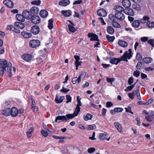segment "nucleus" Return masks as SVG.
<instances>
[{
  "mask_svg": "<svg viewBox=\"0 0 154 154\" xmlns=\"http://www.w3.org/2000/svg\"><path fill=\"white\" fill-rule=\"evenodd\" d=\"M106 37L108 41L110 42H113L115 38L114 36H110L108 35H106Z\"/></svg>",
  "mask_w": 154,
  "mask_h": 154,
  "instance_id": "obj_47",
  "label": "nucleus"
},
{
  "mask_svg": "<svg viewBox=\"0 0 154 154\" xmlns=\"http://www.w3.org/2000/svg\"><path fill=\"white\" fill-rule=\"evenodd\" d=\"M147 42L152 46V47H154V40L153 39H149L148 41Z\"/></svg>",
  "mask_w": 154,
  "mask_h": 154,
  "instance_id": "obj_61",
  "label": "nucleus"
},
{
  "mask_svg": "<svg viewBox=\"0 0 154 154\" xmlns=\"http://www.w3.org/2000/svg\"><path fill=\"white\" fill-rule=\"evenodd\" d=\"M22 14L25 18L27 19H31L32 15V14H31L30 11L29 12V11L27 10L24 11Z\"/></svg>",
  "mask_w": 154,
  "mask_h": 154,
  "instance_id": "obj_11",
  "label": "nucleus"
},
{
  "mask_svg": "<svg viewBox=\"0 0 154 154\" xmlns=\"http://www.w3.org/2000/svg\"><path fill=\"white\" fill-rule=\"evenodd\" d=\"M112 25L115 28H120L121 27L120 25L115 20L112 22Z\"/></svg>",
  "mask_w": 154,
  "mask_h": 154,
  "instance_id": "obj_44",
  "label": "nucleus"
},
{
  "mask_svg": "<svg viewBox=\"0 0 154 154\" xmlns=\"http://www.w3.org/2000/svg\"><path fill=\"white\" fill-rule=\"evenodd\" d=\"M61 13L64 16L66 17L70 16L72 14V11L70 10H62L61 11Z\"/></svg>",
  "mask_w": 154,
  "mask_h": 154,
  "instance_id": "obj_17",
  "label": "nucleus"
},
{
  "mask_svg": "<svg viewBox=\"0 0 154 154\" xmlns=\"http://www.w3.org/2000/svg\"><path fill=\"white\" fill-rule=\"evenodd\" d=\"M120 61L121 60L119 59L111 57L110 60V63L112 64L117 65Z\"/></svg>",
  "mask_w": 154,
  "mask_h": 154,
  "instance_id": "obj_20",
  "label": "nucleus"
},
{
  "mask_svg": "<svg viewBox=\"0 0 154 154\" xmlns=\"http://www.w3.org/2000/svg\"><path fill=\"white\" fill-rule=\"evenodd\" d=\"M70 3L69 0H62L59 2V5L63 7L66 6Z\"/></svg>",
  "mask_w": 154,
  "mask_h": 154,
  "instance_id": "obj_18",
  "label": "nucleus"
},
{
  "mask_svg": "<svg viewBox=\"0 0 154 154\" xmlns=\"http://www.w3.org/2000/svg\"><path fill=\"white\" fill-rule=\"evenodd\" d=\"M53 137L56 139H66V137H64L61 136V137H58V136L56 135H53L52 136Z\"/></svg>",
  "mask_w": 154,
  "mask_h": 154,
  "instance_id": "obj_57",
  "label": "nucleus"
},
{
  "mask_svg": "<svg viewBox=\"0 0 154 154\" xmlns=\"http://www.w3.org/2000/svg\"><path fill=\"white\" fill-rule=\"evenodd\" d=\"M39 9L38 8L36 7H33L30 9V11L32 15H35L39 13Z\"/></svg>",
  "mask_w": 154,
  "mask_h": 154,
  "instance_id": "obj_15",
  "label": "nucleus"
},
{
  "mask_svg": "<svg viewBox=\"0 0 154 154\" xmlns=\"http://www.w3.org/2000/svg\"><path fill=\"white\" fill-rule=\"evenodd\" d=\"M31 100H32L31 109H33V108H35L36 109V106L34 99L32 97H31Z\"/></svg>",
  "mask_w": 154,
  "mask_h": 154,
  "instance_id": "obj_45",
  "label": "nucleus"
},
{
  "mask_svg": "<svg viewBox=\"0 0 154 154\" xmlns=\"http://www.w3.org/2000/svg\"><path fill=\"white\" fill-rule=\"evenodd\" d=\"M142 63L141 62H138L136 66V68L138 69H141Z\"/></svg>",
  "mask_w": 154,
  "mask_h": 154,
  "instance_id": "obj_58",
  "label": "nucleus"
},
{
  "mask_svg": "<svg viewBox=\"0 0 154 154\" xmlns=\"http://www.w3.org/2000/svg\"><path fill=\"white\" fill-rule=\"evenodd\" d=\"M149 19V17L147 16H144L143 19H141L140 20V23H145L147 21H148Z\"/></svg>",
  "mask_w": 154,
  "mask_h": 154,
  "instance_id": "obj_36",
  "label": "nucleus"
},
{
  "mask_svg": "<svg viewBox=\"0 0 154 154\" xmlns=\"http://www.w3.org/2000/svg\"><path fill=\"white\" fill-rule=\"evenodd\" d=\"M82 63V61H76L75 62V64L76 69L78 70V67L81 65V63Z\"/></svg>",
  "mask_w": 154,
  "mask_h": 154,
  "instance_id": "obj_52",
  "label": "nucleus"
},
{
  "mask_svg": "<svg viewBox=\"0 0 154 154\" xmlns=\"http://www.w3.org/2000/svg\"><path fill=\"white\" fill-rule=\"evenodd\" d=\"M118 44L120 46L124 48L127 47L128 45L126 42L121 40L119 41Z\"/></svg>",
  "mask_w": 154,
  "mask_h": 154,
  "instance_id": "obj_29",
  "label": "nucleus"
},
{
  "mask_svg": "<svg viewBox=\"0 0 154 154\" xmlns=\"http://www.w3.org/2000/svg\"><path fill=\"white\" fill-rule=\"evenodd\" d=\"M132 26L135 28H137L140 26V22L138 20H135L132 23Z\"/></svg>",
  "mask_w": 154,
  "mask_h": 154,
  "instance_id": "obj_38",
  "label": "nucleus"
},
{
  "mask_svg": "<svg viewBox=\"0 0 154 154\" xmlns=\"http://www.w3.org/2000/svg\"><path fill=\"white\" fill-rule=\"evenodd\" d=\"M122 5L125 7L128 8L131 6V3L130 0H123Z\"/></svg>",
  "mask_w": 154,
  "mask_h": 154,
  "instance_id": "obj_22",
  "label": "nucleus"
},
{
  "mask_svg": "<svg viewBox=\"0 0 154 154\" xmlns=\"http://www.w3.org/2000/svg\"><path fill=\"white\" fill-rule=\"evenodd\" d=\"M129 53H128L126 51L123 54V55L121 57V59L122 60H123L128 62V60L127 59V58L130 59L132 57L131 55V49H129L128 50Z\"/></svg>",
  "mask_w": 154,
  "mask_h": 154,
  "instance_id": "obj_2",
  "label": "nucleus"
},
{
  "mask_svg": "<svg viewBox=\"0 0 154 154\" xmlns=\"http://www.w3.org/2000/svg\"><path fill=\"white\" fill-rule=\"evenodd\" d=\"M21 34L25 38H29L32 36L31 33L27 32H22Z\"/></svg>",
  "mask_w": 154,
  "mask_h": 154,
  "instance_id": "obj_37",
  "label": "nucleus"
},
{
  "mask_svg": "<svg viewBox=\"0 0 154 154\" xmlns=\"http://www.w3.org/2000/svg\"><path fill=\"white\" fill-rule=\"evenodd\" d=\"M16 17L18 20L22 22H24L25 20V18L23 14H16Z\"/></svg>",
  "mask_w": 154,
  "mask_h": 154,
  "instance_id": "obj_27",
  "label": "nucleus"
},
{
  "mask_svg": "<svg viewBox=\"0 0 154 154\" xmlns=\"http://www.w3.org/2000/svg\"><path fill=\"white\" fill-rule=\"evenodd\" d=\"M15 25L17 26V27H18L20 29H23L25 27V25L23 23L16 22L15 23Z\"/></svg>",
  "mask_w": 154,
  "mask_h": 154,
  "instance_id": "obj_31",
  "label": "nucleus"
},
{
  "mask_svg": "<svg viewBox=\"0 0 154 154\" xmlns=\"http://www.w3.org/2000/svg\"><path fill=\"white\" fill-rule=\"evenodd\" d=\"M107 137L108 136L106 134L101 133L100 135L99 138L100 140H104L106 139L107 141H109L110 137H109L108 138H107Z\"/></svg>",
  "mask_w": 154,
  "mask_h": 154,
  "instance_id": "obj_24",
  "label": "nucleus"
},
{
  "mask_svg": "<svg viewBox=\"0 0 154 154\" xmlns=\"http://www.w3.org/2000/svg\"><path fill=\"white\" fill-rule=\"evenodd\" d=\"M71 119L69 114H66V116H59L56 117L55 119V122H57L58 120H60L62 121H66L68 120Z\"/></svg>",
  "mask_w": 154,
  "mask_h": 154,
  "instance_id": "obj_3",
  "label": "nucleus"
},
{
  "mask_svg": "<svg viewBox=\"0 0 154 154\" xmlns=\"http://www.w3.org/2000/svg\"><path fill=\"white\" fill-rule=\"evenodd\" d=\"M134 79L132 77H130L129 78L128 81V83L130 85H131L132 84L133 82Z\"/></svg>",
  "mask_w": 154,
  "mask_h": 154,
  "instance_id": "obj_63",
  "label": "nucleus"
},
{
  "mask_svg": "<svg viewBox=\"0 0 154 154\" xmlns=\"http://www.w3.org/2000/svg\"><path fill=\"white\" fill-rule=\"evenodd\" d=\"M8 63L7 60L3 59H0V74L2 76L3 75L4 71L6 70Z\"/></svg>",
  "mask_w": 154,
  "mask_h": 154,
  "instance_id": "obj_1",
  "label": "nucleus"
},
{
  "mask_svg": "<svg viewBox=\"0 0 154 154\" xmlns=\"http://www.w3.org/2000/svg\"><path fill=\"white\" fill-rule=\"evenodd\" d=\"M40 44V41L38 40H32L29 42L30 46L32 48H36Z\"/></svg>",
  "mask_w": 154,
  "mask_h": 154,
  "instance_id": "obj_4",
  "label": "nucleus"
},
{
  "mask_svg": "<svg viewBox=\"0 0 154 154\" xmlns=\"http://www.w3.org/2000/svg\"><path fill=\"white\" fill-rule=\"evenodd\" d=\"M86 75V73L85 72H82L81 74L79 76V78L81 80V79H84Z\"/></svg>",
  "mask_w": 154,
  "mask_h": 154,
  "instance_id": "obj_51",
  "label": "nucleus"
},
{
  "mask_svg": "<svg viewBox=\"0 0 154 154\" xmlns=\"http://www.w3.org/2000/svg\"><path fill=\"white\" fill-rule=\"evenodd\" d=\"M64 98V97L63 96H61L59 97V94H57L55 98V101L57 103H60L63 102Z\"/></svg>",
  "mask_w": 154,
  "mask_h": 154,
  "instance_id": "obj_19",
  "label": "nucleus"
},
{
  "mask_svg": "<svg viewBox=\"0 0 154 154\" xmlns=\"http://www.w3.org/2000/svg\"><path fill=\"white\" fill-rule=\"evenodd\" d=\"M22 57L25 60L27 61L30 60L32 58L31 55L28 54H23Z\"/></svg>",
  "mask_w": 154,
  "mask_h": 154,
  "instance_id": "obj_30",
  "label": "nucleus"
},
{
  "mask_svg": "<svg viewBox=\"0 0 154 154\" xmlns=\"http://www.w3.org/2000/svg\"><path fill=\"white\" fill-rule=\"evenodd\" d=\"M124 13L131 16H133L134 15V12L133 10L128 8H127L125 9Z\"/></svg>",
  "mask_w": 154,
  "mask_h": 154,
  "instance_id": "obj_12",
  "label": "nucleus"
},
{
  "mask_svg": "<svg viewBox=\"0 0 154 154\" xmlns=\"http://www.w3.org/2000/svg\"><path fill=\"white\" fill-rule=\"evenodd\" d=\"M31 31L33 34L36 35L39 32L40 29L38 26L34 25L32 27Z\"/></svg>",
  "mask_w": 154,
  "mask_h": 154,
  "instance_id": "obj_9",
  "label": "nucleus"
},
{
  "mask_svg": "<svg viewBox=\"0 0 154 154\" xmlns=\"http://www.w3.org/2000/svg\"><path fill=\"white\" fill-rule=\"evenodd\" d=\"M106 81L109 83H110L111 85H112V82L115 81V79L114 78H109L107 77L106 79Z\"/></svg>",
  "mask_w": 154,
  "mask_h": 154,
  "instance_id": "obj_46",
  "label": "nucleus"
},
{
  "mask_svg": "<svg viewBox=\"0 0 154 154\" xmlns=\"http://www.w3.org/2000/svg\"><path fill=\"white\" fill-rule=\"evenodd\" d=\"M88 36L89 38H91L90 40L91 41H99L98 35L89 32L88 33Z\"/></svg>",
  "mask_w": 154,
  "mask_h": 154,
  "instance_id": "obj_6",
  "label": "nucleus"
},
{
  "mask_svg": "<svg viewBox=\"0 0 154 154\" xmlns=\"http://www.w3.org/2000/svg\"><path fill=\"white\" fill-rule=\"evenodd\" d=\"M95 150V149L94 147H91L89 148L88 150V152L91 153L94 152Z\"/></svg>",
  "mask_w": 154,
  "mask_h": 154,
  "instance_id": "obj_59",
  "label": "nucleus"
},
{
  "mask_svg": "<svg viewBox=\"0 0 154 154\" xmlns=\"http://www.w3.org/2000/svg\"><path fill=\"white\" fill-rule=\"evenodd\" d=\"M145 118L148 122H151L152 121V119H154V115L152 114L147 115L146 116Z\"/></svg>",
  "mask_w": 154,
  "mask_h": 154,
  "instance_id": "obj_35",
  "label": "nucleus"
},
{
  "mask_svg": "<svg viewBox=\"0 0 154 154\" xmlns=\"http://www.w3.org/2000/svg\"><path fill=\"white\" fill-rule=\"evenodd\" d=\"M123 13H115V15L116 18L120 21L123 20L125 18V16Z\"/></svg>",
  "mask_w": 154,
  "mask_h": 154,
  "instance_id": "obj_7",
  "label": "nucleus"
},
{
  "mask_svg": "<svg viewBox=\"0 0 154 154\" xmlns=\"http://www.w3.org/2000/svg\"><path fill=\"white\" fill-rule=\"evenodd\" d=\"M69 22L71 24L69 25L68 26L69 31L72 32H74L76 31V29L73 26H74L73 23H72L70 20H69Z\"/></svg>",
  "mask_w": 154,
  "mask_h": 154,
  "instance_id": "obj_26",
  "label": "nucleus"
},
{
  "mask_svg": "<svg viewBox=\"0 0 154 154\" xmlns=\"http://www.w3.org/2000/svg\"><path fill=\"white\" fill-rule=\"evenodd\" d=\"M12 64L10 62H9L8 63V66L7 67V70L8 72H11L12 70Z\"/></svg>",
  "mask_w": 154,
  "mask_h": 154,
  "instance_id": "obj_48",
  "label": "nucleus"
},
{
  "mask_svg": "<svg viewBox=\"0 0 154 154\" xmlns=\"http://www.w3.org/2000/svg\"><path fill=\"white\" fill-rule=\"evenodd\" d=\"M97 14L100 16L105 17L107 15V13L106 11L104 9L102 8L97 11Z\"/></svg>",
  "mask_w": 154,
  "mask_h": 154,
  "instance_id": "obj_14",
  "label": "nucleus"
},
{
  "mask_svg": "<svg viewBox=\"0 0 154 154\" xmlns=\"http://www.w3.org/2000/svg\"><path fill=\"white\" fill-rule=\"evenodd\" d=\"M53 20L52 19H50L49 20L48 27L50 29H52L53 28Z\"/></svg>",
  "mask_w": 154,
  "mask_h": 154,
  "instance_id": "obj_42",
  "label": "nucleus"
},
{
  "mask_svg": "<svg viewBox=\"0 0 154 154\" xmlns=\"http://www.w3.org/2000/svg\"><path fill=\"white\" fill-rule=\"evenodd\" d=\"M11 109L10 108H5L1 111V113L3 115L8 116L10 114Z\"/></svg>",
  "mask_w": 154,
  "mask_h": 154,
  "instance_id": "obj_21",
  "label": "nucleus"
},
{
  "mask_svg": "<svg viewBox=\"0 0 154 154\" xmlns=\"http://www.w3.org/2000/svg\"><path fill=\"white\" fill-rule=\"evenodd\" d=\"M17 26L14 25L13 31L16 33H19L20 32V28L18 27H17Z\"/></svg>",
  "mask_w": 154,
  "mask_h": 154,
  "instance_id": "obj_54",
  "label": "nucleus"
},
{
  "mask_svg": "<svg viewBox=\"0 0 154 154\" xmlns=\"http://www.w3.org/2000/svg\"><path fill=\"white\" fill-rule=\"evenodd\" d=\"M48 12L45 10H42L40 12V15L41 17L43 18L46 17L48 15Z\"/></svg>",
  "mask_w": 154,
  "mask_h": 154,
  "instance_id": "obj_32",
  "label": "nucleus"
},
{
  "mask_svg": "<svg viewBox=\"0 0 154 154\" xmlns=\"http://www.w3.org/2000/svg\"><path fill=\"white\" fill-rule=\"evenodd\" d=\"M109 17L112 22L115 20L116 18L115 15L114 16V15L112 14H109Z\"/></svg>",
  "mask_w": 154,
  "mask_h": 154,
  "instance_id": "obj_56",
  "label": "nucleus"
},
{
  "mask_svg": "<svg viewBox=\"0 0 154 154\" xmlns=\"http://www.w3.org/2000/svg\"><path fill=\"white\" fill-rule=\"evenodd\" d=\"M80 107H76L73 114H69L71 119L77 116L80 111Z\"/></svg>",
  "mask_w": 154,
  "mask_h": 154,
  "instance_id": "obj_8",
  "label": "nucleus"
},
{
  "mask_svg": "<svg viewBox=\"0 0 154 154\" xmlns=\"http://www.w3.org/2000/svg\"><path fill=\"white\" fill-rule=\"evenodd\" d=\"M143 62L146 63H151L152 60V59L151 57H145L143 59Z\"/></svg>",
  "mask_w": 154,
  "mask_h": 154,
  "instance_id": "obj_39",
  "label": "nucleus"
},
{
  "mask_svg": "<svg viewBox=\"0 0 154 154\" xmlns=\"http://www.w3.org/2000/svg\"><path fill=\"white\" fill-rule=\"evenodd\" d=\"M66 98L67 100L66 103H67L69 102H70L72 101V97L69 95H66Z\"/></svg>",
  "mask_w": 154,
  "mask_h": 154,
  "instance_id": "obj_53",
  "label": "nucleus"
},
{
  "mask_svg": "<svg viewBox=\"0 0 154 154\" xmlns=\"http://www.w3.org/2000/svg\"><path fill=\"white\" fill-rule=\"evenodd\" d=\"M41 132L44 137H46L48 136V133L47 131H45L44 130H42L41 131Z\"/></svg>",
  "mask_w": 154,
  "mask_h": 154,
  "instance_id": "obj_60",
  "label": "nucleus"
},
{
  "mask_svg": "<svg viewBox=\"0 0 154 154\" xmlns=\"http://www.w3.org/2000/svg\"><path fill=\"white\" fill-rule=\"evenodd\" d=\"M3 3L9 8H12L14 7L13 0H4Z\"/></svg>",
  "mask_w": 154,
  "mask_h": 154,
  "instance_id": "obj_10",
  "label": "nucleus"
},
{
  "mask_svg": "<svg viewBox=\"0 0 154 154\" xmlns=\"http://www.w3.org/2000/svg\"><path fill=\"white\" fill-rule=\"evenodd\" d=\"M136 57L137 59L138 60H141L142 59V57L141 55L139 52H138L137 53Z\"/></svg>",
  "mask_w": 154,
  "mask_h": 154,
  "instance_id": "obj_55",
  "label": "nucleus"
},
{
  "mask_svg": "<svg viewBox=\"0 0 154 154\" xmlns=\"http://www.w3.org/2000/svg\"><path fill=\"white\" fill-rule=\"evenodd\" d=\"M140 72L139 71H134L133 73V75L137 77H138L140 75Z\"/></svg>",
  "mask_w": 154,
  "mask_h": 154,
  "instance_id": "obj_62",
  "label": "nucleus"
},
{
  "mask_svg": "<svg viewBox=\"0 0 154 154\" xmlns=\"http://www.w3.org/2000/svg\"><path fill=\"white\" fill-rule=\"evenodd\" d=\"M30 20H31L32 23L35 24H38L41 22L39 17L36 15H32Z\"/></svg>",
  "mask_w": 154,
  "mask_h": 154,
  "instance_id": "obj_5",
  "label": "nucleus"
},
{
  "mask_svg": "<svg viewBox=\"0 0 154 154\" xmlns=\"http://www.w3.org/2000/svg\"><path fill=\"white\" fill-rule=\"evenodd\" d=\"M107 31L110 34H112L114 32L113 28L111 26H108L107 28Z\"/></svg>",
  "mask_w": 154,
  "mask_h": 154,
  "instance_id": "obj_40",
  "label": "nucleus"
},
{
  "mask_svg": "<svg viewBox=\"0 0 154 154\" xmlns=\"http://www.w3.org/2000/svg\"><path fill=\"white\" fill-rule=\"evenodd\" d=\"M93 116L90 113H88L86 116L84 115L83 117L84 120L86 121L91 119Z\"/></svg>",
  "mask_w": 154,
  "mask_h": 154,
  "instance_id": "obj_33",
  "label": "nucleus"
},
{
  "mask_svg": "<svg viewBox=\"0 0 154 154\" xmlns=\"http://www.w3.org/2000/svg\"><path fill=\"white\" fill-rule=\"evenodd\" d=\"M69 91V89H67L64 88V87H63L62 89L60 90V91L63 93H66Z\"/></svg>",
  "mask_w": 154,
  "mask_h": 154,
  "instance_id": "obj_64",
  "label": "nucleus"
},
{
  "mask_svg": "<svg viewBox=\"0 0 154 154\" xmlns=\"http://www.w3.org/2000/svg\"><path fill=\"white\" fill-rule=\"evenodd\" d=\"M139 88L138 87L137 91L134 90L131 93H129L128 94L129 97L131 100L133 99L134 96L138 94V93H139Z\"/></svg>",
  "mask_w": 154,
  "mask_h": 154,
  "instance_id": "obj_13",
  "label": "nucleus"
},
{
  "mask_svg": "<svg viewBox=\"0 0 154 154\" xmlns=\"http://www.w3.org/2000/svg\"><path fill=\"white\" fill-rule=\"evenodd\" d=\"M41 1L40 0H34L32 2V4L37 5H39L41 4Z\"/></svg>",
  "mask_w": 154,
  "mask_h": 154,
  "instance_id": "obj_50",
  "label": "nucleus"
},
{
  "mask_svg": "<svg viewBox=\"0 0 154 154\" xmlns=\"http://www.w3.org/2000/svg\"><path fill=\"white\" fill-rule=\"evenodd\" d=\"M88 128L89 130H92L96 129V127L95 125L92 124L88 125Z\"/></svg>",
  "mask_w": 154,
  "mask_h": 154,
  "instance_id": "obj_49",
  "label": "nucleus"
},
{
  "mask_svg": "<svg viewBox=\"0 0 154 154\" xmlns=\"http://www.w3.org/2000/svg\"><path fill=\"white\" fill-rule=\"evenodd\" d=\"M18 113V110L14 107H13L10 111V114L13 117L16 116Z\"/></svg>",
  "mask_w": 154,
  "mask_h": 154,
  "instance_id": "obj_16",
  "label": "nucleus"
},
{
  "mask_svg": "<svg viewBox=\"0 0 154 154\" xmlns=\"http://www.w3.org/2000/svg\"><path fill=\"white\" fill-rule=\"evenodd\" d=\"M45 54H43L42 56L38 57L36 60L38 62H43L46 59Z\"/></svg>",
  "mask_w": 154,
  "mask_h": 154,
  "instance_id": "obj_34",
  "label": "nucleus"
},
{
  "mask_svg": "<svg viewBox=\"0 0 154 154\" xmlns=\"http://www.w3.org/2000/svg\"><path fill=\"white\" fill-rule=\"evenodd\" d=\"M80 82L81 79H80L79 77H74L72 79V82L74 84H75L77 82H78V83H79Z\"/></svg>",
  "mask_w": 154,
  "mask_h": 154,
  "instance_id": "obj_41",
  "label": "nucleus"
},
{
  "mask_svg": "<svg viewBox=\"0 0 154 154\" xmlns=\"http://www.w3.org/2000/svg\"><path fill=\"white\" fill-rule=\"evenodd\" d=\"M114 125L119 132H121L122 131L121 125L118 122H115L114 123Z\"/></svg>",
  "mask_w": 154,
  "mask_h": 154,
  "instance_id": "obj_25",
  "label": "nucleus"
},
{
  "mask_svg": "<svg viewBox=\"0 0 154 154\" xmlns=\"http://www.w3.org/2000/svg\"><path fill=\"white\" fill-rule=\"evenodd\" d=\"M114 9L116 12V13H124L125 10H124V8L122 7L116 6H115Z\"/></svg>",
  "mask_w": 154,
  "mask_h": 154,
  "instance_id": "obj_28",
  "label": "nucleus"
},
{
  "mask_svg": "<svg viewBox=\"0 0 154 154\" xmlns=\"http://www.w3.org/2000/svg\"><path fill=\"white\" fill-rule=\"evenodd\" d=\"M34 131V128L33 126L27 129L26 134L27 137L29 138L31 137L32 135V134Z\"/></svg>",
  "mask_w": 154,
  "mask_h": 154,
  "instance_id": "obj_23",
  "label": "nucleus"
},
{
  "mask_svg": "<svg viewBox=\"0 0 154 154\" xmlns=\"http://www.w3.org/2000/svg\"><path fill=\"white\" fill-rule=\"evenodd\" d=\"M147 26L149 28H154V22H150L149 21H147L146 23Z\"/></svg>",
  "mask_w": 154,
  "mask_h": 154,
  "instance_id": "obj_43",
  "label": "nucleus"
}]
</instances>
